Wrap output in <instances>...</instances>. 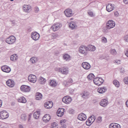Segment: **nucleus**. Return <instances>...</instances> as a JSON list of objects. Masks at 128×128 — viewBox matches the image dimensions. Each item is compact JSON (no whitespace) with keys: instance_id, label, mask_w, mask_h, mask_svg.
<instances>
[{"instance_id":"nucleus-1","label":"nucleus","mask_w":128,"mask_h":128,"mask_svg":"<svg viewBox=\"0 0 128 128\" xmlns=\"http://www.w3.org/2000/svg\"><path fill=\"white\" fill-rule=\"evenodd\" d=\"M78 52L81 54L83 56H86L88 54V47L84 45L81 46L79 48Z\"/></svg>"},{"instance_id":"nucleus-2","label":"nucleus","mask_w":128,"mask_h":128,"mask_svg":"<svg viewBox=\"0 0 128 128\" xmlns=\"http://www.w3.org/2000/svg\"><path fill=\"white\" fill-rule=\"evenodd\" d=\"M8 116H10L8 112L6 110H3L0 112V120H6L8 118Z\"/></svg>"},{"instance_id":"nucleus-3","label":"nucleus","mask_w":128,"mask_h":128,"mask_svg":"<svg viewBox=\"0 0 128 128\" xmlns=\"http://www.w3.org/2000/svg\"><path fill=\"white\" fill-rule=\"evenodd\" d=\"M116 26V22L112 20H109L106 24V28L110 30Z\"/></svg>"},{"instance_id":"nucleus-4","label":"nucleus","mask_w":128,"mask_h":128,"mask_svg":"<svg viewBox=\"0 0 128 128\" xmlns=\"http://www.w3.org/2000/svg\"><path fill=\"white\" fill-rule=\"evenodd\" d=\"M40 35L36 32H34L31 33V38L34 40L36 41L40 40Z\"/></svg>"},{"instance_id":"nucleus-5","label":"nucleus","mask_w":128,"mask_h":128,"mask_svg":"<svg viewBox=\"0 0 128 128\" xmlns=\"http://www.w3.org/2000/svg\"><path fill=\"white\" fill-rule=\"evenodd\" d=\"M62 24H60L55 23L53 24L52 26L50 27V30L53 32H56L57 30H58L60 28Z\"/></svg>"},{"instance_id":"nucleus-6","label":"nucleus","mask_w":128,"mask_h":128,"mask_svg":"<svg viewBox=\"0 0 128 128\" xmlns=\"http://www.w3.org/2000/svg\"><path fill=\"white\" fill-rule=\"evenodd\" d=\"M6 42L8 44H12L16 42V37L14 36H11L6 39Z\"/></svg>"},{"instance_id":"nucleus-7","label":"nucleus","mask_w":128,"mask_h":128,"mask_svg":"<svg viewBox=\"0 0 128 128\" xmlns=\"http://www.w3.org/2000/svg\"><path fill=\"white\" fill-rule=\"evenodd\" d=\"M93 82L96 86H100L102 84V83L104 82V80H102V78L97 77L94 78Z\"/></svg>"},{"instance_id":"nucleus-8","label":"nucleus","mask_w":128,"mask_h":128,"mask_svg":"<svg viewBox=\"0 0 128 128\" xmlns=\"http://www.w3.org/2000/svg\"><path fill=\"white\" fill-rule=\"evenodd\" d=\"M94 120H96V116H90L88 120L86 122V124L90 126H92V124L94 122Z\"/></svg>"},{"instance_id":"nucleus-9","label":"nucleus","mask_w":128,"mask_h":128,"mask_svg":"<svg viewBox=\"0 0 128 128\" xmlns=\"http://www.w3.org/2000/svg\"><path fill=\"white\" fill-rule=\"evenodd\" d=\"M28 80L30 82H32L34 84L38 80V78H36V76L34 74H31L28 76Z\"/></svg>"},{"instance_id":"nucleus-10","label":"nucleus","mask_w":128,"mask_h":128,"mask_svg":"<svg viewBox=\"0 0 128 128\" xmlns=\"http://www.w3.org/2000/svg\"><path fill=\"white\" fill-rule=\"evenodd\" d=\"M64 14L67 18H70V16H74V12H72V10L70 8H67L64 11Z\"/></svg>"},{"instance_id":"nucleus-11","label":"nucleus","mask_w":128,"mask_h":128,"mask_svg":"<svg viewBox=\"0 0 128 128\" xmlns=\"http://www.w3.org/2000/svg\"><path fill=\"white\" fill-rule=\"evenodd\" d=\"M72 100L70 96H65L62 99V102H64V104H70L72 102Z\"/></svg>"},{"instance_id":"nucleus-12","label":"nucleus","mask_w":128,"mask_h":128,"mask_svg":"<svg viewBox=\"0 0 128 128\" xmlns=\"http://www.w3.org/2000/svg\"><path fill=\"white\" fill-rule=\"evenodd\" d=\"M20 90L22 92H28L30 91V87L26 85H22L20 87Z\"/></svg>"},{"instance_id":"nucleus-13","label":"nucleus","mask_w":128,"mask_h":128,"mask_svg":"<svg viewBox=\"0 0 128 128\" xmlns=\"http://www.w3.org/2000/svg\"><path fill=\"white\" fill-rule=\"evenodd\" d=\"M23 10L25 12H30L32 10V6L30 5L24 4L23 6Z\"/></svg>"},{"instance_id":"nucleus-14","label":"nucleus","mask_w":128,"mask_h":128,"mask_svg":"<svg viewBox=\"0 0 128 128\" xmlns=\"http://www.w3.org/2000/svg\"><path fill=\"white\" fill-rule=\"evenodd\" d=\"M50 115L48 114H45L42 118V120L44 122H48L50 120Z\"/></svg>"},{"instance_id":"nucleus-15","label":"nucleus","mask_w":128,"mask_h":128,"mask_svg":"<svg viewBox=\"0 0 128 128\" xmlns=\"http://www.w3.org/2000/svg\"><path fill=\"white\" fill-rule=\"evenodd\" d=\"M80 96L83 98H88V97L90 96V92L88 91H84L80 94Z\"/></svg>"},{"instance_id":"nucleus-16","label":"nucleus","mask_w":128,"mask_h":128,"mask_svg":"<svg viewBox=\"0 0 128 128\" xmlns=\"http://www.w3.org/2000/svg\"><path fill=\"white\" fill-rule=\"evenodd\" d=\"M108 88L106 86L99 88L97 90V92L99 94H104V92H106Z\"/></svg>"},{"instance_id":"nucleus-17","label":"nucleus","mask_w":128,"mask_h":128,"mask_svg":"<svg viewBox=\"0 0 128 128\" xmlns=\"http://www.w3.org/2000/svg\"><path fill=\"white\" fill-rule=\"evenodd\" d=\"M1 70L4 72H10V68L8 66H4L1 67Z\"/></svg>"},{"instance_id":"nucleus-18","label":"nucleus","mask_w":128,"mask_h":128,"mask_svg":"<svg viewBox=\"0 0 128 128\" xmlns=\"http://www.w3.org/2000/svg\"><path fill=\"white\" fill-rule=\"evenodd\" d=\"M53 106H54V103H52V102H46L44 104V108H46L48 110L50 108H52Z\"/></svg>"},{"instance_id":"nucleus-19","label":"nucleus","mask_w":128,"mask_h":128,"mask_svg":"<svg viewBox=\"0 0 128 128\" xmlns=\"http://www.w3.org/2000/svg\"><path fill=\"white\" fill-rule=\"evenodd\" d=\"M6 86L9 88H14V82L12 80H8L6 82Z\"/></svg>"},{"instance_id":"nucleus-20","label":"nucleus","mask_w":128,"mask_h":128,"mask_svg":"<svg viewBox=\"0 0 128 128\" xmlns=\"http://www.w3.org/2000/svg\"><path fill=\"white\" fill-rule=\"evenodd\" d=\"M59 72L63 74H68V68L66 67H64L62 68H60Z\"/></svg>"},{"instance_id":"nucleus-21","label":"nucleus","mask_w":128,"mask_h":128,"mask_svg":"<svg viewBox=\"0 0 128 128\" xmlns=\"http://www.w3.org/2000/svg\"><path fill=\"white\" fill-rule=\"evenodd\" d=\"M108 104V101L106 99H102L100 102V106H101L106 107Z\"/></svg>"},{"instance_id":"nucleus-22","label":"nucleus","mask_w":128,"mask_h":128,"mask_svg":"<svg viewBox=\"0 0 128 128\" xmlns=\"http://www.w3.org/2000/svg\"><path fill=\"white\" fill-rule=\"evenodd\" d=\"M78 118L80 120H86V115L84 113H81L78 116Z\"/></svg>"},{"instance_id":"nucleus-23","label":"nucleus","mask_w":128,"mask_h":128,"mask_svg":"<svg viewBox=\"0 0 128 128\" xmlns=\"http://www.w3.org/2000/svg\"><path fill=\"white\" fill-rule=\"evenodd\" d=\"M64 108H59L57 110L56 114L58 116H64Z\"/></svg>"},{"instance_id":"nucleus-24","label":"nucleus","mask_w":128,"mask_h":128,"mask_svg":"<svg viewBox=\"0 0 128 128\" xmlns=\"http://www.w3.org/2000/svg\"><path fill=\"white\" fill-rule=\"evenodd\" d=\"M114 6L112 4H108L106 7V10L108 12H110L112 10H114Z\"/></svg>"},{"instance_id":"nucleus-25","label":"nucleus","mask_w":128,"mask_h":128,"mask_svg":"<svg viewBox=\"0 0 128 128\" xmlns=\"http://www.w3.org/2000/svg\"><path fill=\"white\" fill-rule=\"evenodd\" d=\"M82 66L84 70H90V64L87 62H82Z\"/></svg>"},{"instance_id":"nucleus-26","label":"nucleus","mask_w":128,"mask_h":128,"mask_svg":"<svg viewBox=\"0 0 128 128\" xmlns=\"http://www.w3.org/2000/svg\"><path fill=\"white\" fill-rule=\"evenodd\" d=\"M96 50V46H94V45L89 44L87 46V50H88L89 52H94Z\"/></svg>"},{"instance_id":"nucleus-27","label":"nucleus","mask_w":128,"mask_h":128,"mask_svg":"<svg viewBox=\"0 0 128 128\" xmlns=\"http://www.w3.org/2000/svg\"><path fill=\"white\" fill-rule=\"evenodd\" d=\"M35 98L36 100H40L42 98V94L40 92L36 94Z\"/></svg>"},{"instance_id":"nucleus-28","label":"nucleus","mask_w":128,"mask_h":128,"mask_svg":"<svg viewBox=\"0 0 128 128\" xmlns=\"http://www.w3.org/2000/svg\"><path fill=\"white\" fill-rule=\"evenodd\" d=\"M120 125L116 123L110 124L109 126V128H120Z\"/></svg>"},{"instance_id":"nucleus-29","label":"nucleus","mask_w":128,"mask_h":128,"mask_svg":"<svg viewBox=\"0 0 128 128\" xmlns=\"http://www.w3.org/2000/svg\"><path fill=\"white\" fill-rule=\"evenodd\" d=\"M49 84L50 86H52V88H56V86H58V82L56 80H51L49 82Z\"/></svg>"},{"instance_id":"nucleus-30","label":"nucleus","mask_w":128,"mask_h":128,"mask_svg":"<svg viewBox=\"0 0 128 128\" xmlns=\"http://www.w3.org/2000/svg\"><path fill=\"white\" fill-rule=\"evenodd\" d=\"M18 102H21L22 104H26V99L24 96H22L18 98Z\"/></svg>"},{"instance_id":"nucleus-31","label":"nucleus","mask_w":128,"mask_h":128,"mask_svg":"<svg viewBox=\"0 0 128 128\" xmlns=\"http://www.w3.org/2000/svg\"><path fill=\"white\" fill-rule=\"evenodd\" d=\"M66 119L61 120L60 122V128H66Z\"/></svg>"},{"instance_id":"nucleus-32","label":"nucleus","mask_w":128,"mask_h":128,"mask_svg":"<svg viewBox=\"0 0 128 128\" xmlns=\"http://www.w3.org/2000/svg\"><path fill=\"white\" fill-rule=\"evenodd\" d=\"M40 112L36 111L34 114V118H36V120H38L40 118Z\"/></svg>"},{"instance_id":"nucleus-33","label":"nucleus","mask_w":128,"mask_h":128,"mask_svg":"<svg viewBox=\"0 0 128 128\" xmlns=\"http://www.w3.org/2000/svg\"><path fill=\"white\" fill-rule=\"evenodd\" d=\"M69 26H70V28H72V30L76 28V22H72L70 24Z\"/></svg>"},{"instance_id":"nucleus-34","label":"nucleus","mask_w":128,"mask_h":128,"mask_svg":"<svg viewBox=\"0 0 128 128\" xmlns=\"http://www.w3.org/2000/svg\"><path fill=\"white\" fill-rule=\"evenodd\" d=\"M63 58L65 60L66 62H68L70 60V56L68 55V54H64L63 55Z\"/></svg>"},{"instance_id":"nucleus-35","label":"nucleus","mask_w":128,"mask_h":128,"mask_svg":"<svg viewBox=\"0 0 128 128\" xmlns=\"http://www.w3.org/2000/svg\"><path fill=\"white\" fill-rule=\"evenodd\" d=\"M18 55H16V54H14L12 56H11L10 59L11 60H12V62H16V60H18Z\"/></svg>"},{"instance_id":"nucleus-36","label":"nucleus","mask_w":128,"mask_h":128,"mask_svg":"<svg viewBox=\"0 0 128 128\" xmlns=\"http://www.w3.org/2000/svg\"><path fill=\"white\" fill-rule=\"evenodd\" d=\"M38 80H39L40 84H46V78L42 77H40Z\"/></svg>"},{"instance_id":"nucleus-37","label":"nucleus","mask_w":128,"mask_h":128,"mask_svg":"<svg viewBox=\"0 0 128 128\" xmlns=\"http://www.w3.org/2000/svg\"><path fill=\"white\" fill-rule=\"evenodd\" d=\"M94 78V75L93 74H90L88 76V79L89 80H92Z\"/></svg>"},{"instance_id":"nucleus-38","label":"nucleus","mask_w":128,"mask_h":128,"mask_svg":"<svg viewBox=\"0 0 128 128\" xmlns=\"http://www.w3.org/2000/svg\"><path fill=\"white\" fill-rule=\"evenodd\" d=\"M30 62L32 64H36V62H38V58L36 57H32L30 60Z\"/></svg>"},{"instance_id":"nucleus-39","label":"nucleus","mask_w":128,"mask_h":128,"mask_svg":"<svg viewBox=\"0 0 128 128\" xmlns=\"http://www.w3.org/2000/svg\"><path fill=\"white\" fill-rule=\"evenodd\" d=\"M113 84L114 85H115V86H116V88H120V82L118 81V80H114L113 81Z\"/></svg>"},{"instance_id":"nucleus-40","label":"nucleus","mask_w":128,"mask_h":128,"mask_svg":"<svg viewBox=\"0 0 128 128\" xmlns=\"http://www.w3.org/2000/svg\"><path fill=\"white\" fill-rule=\"evenodd\" d=\"M50 128H58V124L56 122H54L52 124Z\"/></svg>"},{"instance_id":"nucleus-41","label":"nucleus","mask_w":128,"mask_h":128,"mask_svg":"<svg viewBox=\"0 0 128 128\" xmlns=\"http://www.w3.org/2000/svg\"><path fill=\"white\" fill-rule=\"evenodd\" d=\"M110 52L112 54H113L114 56L116 54V50L114 49H112L110 50Z\"/></svg>"},{"instance_id":"nucleus-42","label":"nucleus","mask_w":128,"mask_h":128,"mask_svg":"<svg viewBox=\"0 0 128 128\" xmlns=\"http://www.w3.org/2000/svg\"><path fill=\"white\" fill-rule=\"evenodd\" d=\"M21 118L23 120H26V116L25 114H23L21 116Z\"/></svg>"},{"instance_id":"nucleus-43","label":"nucleus","mask_w":128,"mask_h":128,"mask_svg":"<svg viewBox=\"0 0 128 128\" xmlns=\"http://www.w3.org/2000/svg\"><path fill=\"white\" fill-rule=\"evenodd\" d=\"M88 16H90L91 17L94 16V12H92V11H89L88 12Z\"/></svg>"},{"instance_id":"nucleus-44","label":"nucleus","mask_w":128,"mask_h":128,"mask_svg":"<svg viewBox=\"0 0 128 128\" xmlns=\"http://www.w3.org/2000/svg\"><path fill=\"white\" fill-rule=\"evenodd\" d=\"M102 42H104V44L108 42V40H106V38L104 37L102 38Z\"/></svg>"},{"instance_id":"nucleus-45","label":"nucleus","mask_w":128,"mask_h":128,"mask_svg":"<svg viewBox=\"0 0 128 128\" xmlns=\"http://www.w3.org/2000/svg\"><path fill=\"white\" fill-rule=\"evenodd\" d=\"M124 82L126 84H128V78L126 77L124 79Z\"/></svg>"},{"instance_id":"nucleus-46","label":"nucleus","mask_w":128,"mask_h":128,"mask_svg":"<svg viewBox=\"0 0 128 128\" xmlns=\"http://www.w3.org/2000/svg\"><path fill=\"white\" fill-rule=\"evenodd\" d=\"M102 120V118L101 116H99L97 118L98 122H100Z\"/></svg>"},{"instance_id":"nucleus-47","label":"nucleus","mask_w":128,"mask_h":128,"mask_svg":"<svg viewBox=\"0 0 128 128\" xmlns=\"http://www.w3.org/2000/svg\"><path fill=\"white\" fill-rule=\"evenodd\" d=\"M114 14L115 16H118V12H114Z\"/></svg>"},{"instance_id":"nucleus-48","label":"nucleus","mask_w":128,"mask_h":128,"mask_svg":"<svg viewBox=\"0 0 128 128\" xmlns=\"http://www.w3.org/2000/svg\"><path fill=\"white\" fill-rule=\"evenodd\" d=\"M2 100H0V108H2Z\"/></svg>"},{"instance_id":"nucleus-49","label":"nucleus","mask_w":128,"mask_h":128,"mask_svg":"<svg viewBox=\"0 0 128 128\" xmlns=\"http://www.w3.org/2000/svg\"><path fill=\"white\" fill-rule=\"evenodd\" d=\"M124 40H126V42H128V36H125Z\"/></svg>"},{"instance_id":"nucleus-50","label":"nucleus","mask_w":128,"mask_h":128,"mask_svg":"<svg viewBox=\"0 0 128 128\" xmlns=\"http://www.w3.org/2000/svg\"><path fill=\"white\" fill-rule=\"evenodd\" d=\"M68 82H69L70 84H72V78L69 79Z\"/></svg>"},{"instance_id":"nucleus-51","label":"nucleus","mask_w":128,"mask_h":128,"mask_svg":"<svg viewBox=\"0 0 128 128\" xmlns=\"http://www.w3.org/2000/svg\"><path fill=\"white\" fill-rule=\"evenodd\" d=\"M126 105L127 108H128V100L126 102Z\"/></svg>"},{"instance_id":"nucleus-52","label":"nucleus","mask_w":128,"mask_h":128,"mask_svg":"<svg viewBox=\"0 0 128 128\" xmlns=\"http://www.w3.org/2000/svg\"><path fill=\"white\" fill-rule=\"evenodd\" d=\"M126 56L128 57V49L126 51Z\"/></svg>"},{"instance_id":"nucleus-53","label":"nucleus","mask_w":128,"mask_h":128,"mask_svg":"<svg viewBox=\"0 0 128 128\" xmlns=\"http://www.w3.org/2000/svg\"><path fill=\"white\" fill-rule=\"evenodd\" d=\"M124 2L125 4H128V0H124Z\"/></svg>"},{"instance_id":"nucleus-54","label":"nucleus","mask_w":128,"mask_h":128,"mask_svg":"<svg viewBox=\"0 0 128 128\" xmlns=\"http://www.w3.org/2000/svg\"><path fill=\"white\" fill-rule=\"evenodd\" d=\"M19 128H24V126H22V125H20Z\"/></svg>"},{"instance_id":"nucleus-55","label":"nucleus","mask_w":128,"mask_h":128,"mask_svg":"<svg viewBox=\"0 0 128 128\" xmlns=\"http://www.w3.org/2000/svg\"><path fill=\"white\" fill-rule=\"evenodd\" d=\"M28 120H30V115H28Z\"/></svg>"},{"instance_id":"nucleus-56","label":"nucleus","mask_w":128,"mask_h":128,"mask_svg":"<svg viewBox=\"0 0 128 128\" xmlns=\"http://www.w3.org/2000/svg\"><path fill=\"white\" fill-rule=\"evenodd\" d=\"M74 20L72 18L70 19L71 20Z\"/></svg>"},{"instance_id":"nucleus-57","label":"nucleus","mask_w":128,"mask_h":128,"mask_svg":"<svg viewBox=\"0 0 128 128\" xmlns=\"http://www.w3.org/2000/svg\"><path fill=\"white\" fill-rule=\"evenodd\" d=\"M11 2H14V0H10Z\"/></svg>"},{"instance_id":"nucleus-58","label":"nucleus","mask_w":128,"mask_h":128,"mask_svg":"<svg viewBox=\"0 0 128 128\" xmlns=\"http://www.w3.org/2000/svg\"><path fill=\"white\" fill-rule=\"evenodd\" d=\"M38 10H39L38 8Z\"/></svg>"},{"instance_id":"nucleus-59","label":"nucleus","mask_w":128,"mask_h":128,"mask_svg":"<svg viewBox=\"0 0 128 128\" xmlns=\"http://www.w3.org/2000/svg\"><path fill=\"white\" fill-rule=\"evenodd\" d=\"M119 62H120V61H118Z\"/></svg>"}]
</instances>
